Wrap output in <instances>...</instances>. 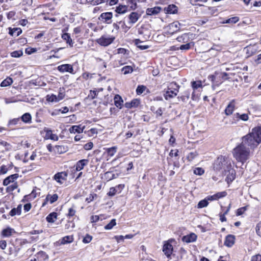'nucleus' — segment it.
Here are the masks:
<instances>
[{"label": "nucleus", "instance_id": "49530a36", "mask_svg": "<svg viewBox=\"0 0 261 261\" xmlns=\"http://www.w3.org/2000/svg\"><path fill=\"white\" fill-rule=\"evenodd\" d=\"M147 89L144 85H139L136 89V93L137 95H141Z\"/></svg>", "mask_w": 261, "mask_h": 261}, {"label": "nucleus", "instance_id": "6e6d98bb", "mask_svg": "<svg viewBox=\"0 0 261 261\" xmlns=\"http://www.w3.org/2000/svg\"><path fill=\"white\" fill-rule=\"evenodd\" d=\"M92 238L93 237L92 236L89 234H86L85 237L83 239V242L85 244L89 243L91 241Z\"/></svg>", "mask_w": 261, "mask_h": 261}, {"label": "nucleus", "instance_id": "79ce46f5", "mask_svg": "<svg viewBox=\"0 0 261 261\" xmlns=\"http://www.w3.org/2000/svg\"><path fill=\"white\" fill-rule=\"evenodd\" d=\"M121 71L124 74H126L132 73L133 71V69L131 66H125L121 69Z\"/></svg>", "mask_w": 261, "mask_h": 261}, {"label": "nucleus", "instance_id": "ddd939ff", "mask_svg": "<svg viewBox=\"0 0 261 261\" xmlns=\"http://www.w3.org/2000/svg\"><path fill=\"white\" fill-rule=\"evenodd\" d=\"M141 16V14H139L136 12H132L128 16L129 19L128 23L133 24L135 23L140 18Z\"/></svg>", "mask_w": 261, "mask_h": 261}, {"label": "nucleus", "instance_id": "c03bdc74", "mask_svg": "<svg viewBox=\"0 0 261 261\" xmlns=\"http://www.w3.org/2000/svg\"><path fill=\"white\" fill-rule=\"evenodd\" d=\"M176 40L178 42L186 43L187 42L188 40V34H184L180 36H178V37H177Z\"/></svg>", "mask_w": 261, "mask_h": 261}, {"label": "nucleus", "instance_id": "473e14b6", "mask_svg": "<svg viewBox=\"0 0 261 261\" xmlns=\"http://www.w3.org/2000/svg\"><path fill=\"white\" fill-rule=\"evenodd\" d=\"M57 213L52 212L46 217V220L48 223H54L57 219Z\"/></svg>", "mask_w": 261, "mask_h": 261}, {"label": "nucleus", "instance_id": "2eb2a0df", "mask_svg": "<svg viewBox=\"0 0 261 261\" xmlns=\"http://www.w3.org/2000/svg\"><path fill=\"white\" fill-rule=\"evenodd\" d=\"M138 33L143 36V39L147 40L149 39L151 35L150 31L146 28H140L138 30Z\"/></svg>", "mask_w": 261, "mask_h": 261}, {"label": "nucleus", "instance_id": "603ef678", "mask_svg": "<svg viewBox=\"0 0 261 261\" xmlns=\"http://www.w3.org/2000/svg\"><path fill=\"white\" fill-rule=\"evenodd\" d=\"M193 172L196 175H201L204 173V170L201 167H197L194 169Z\"/></svg>", "mask_w": 261, "mask_h": 261}, {"label": "nucleus", "instance_id": "0e129e2a", "mask_svg": "<svg viewBox=\"0 0 261 261\" xmlns=\"http://www.w3.org/2000/svg\"><path fill=\"white\" fill-rule=\"evenodd\" d=\"M180 25V23H179L178 21H175L173 23L170 24V27L171 28H175L176 29L175 31H176L177 30H178L179 29V25Z\"/></svg>", "mask_w": 261, "mask_h": 261}, {"label": "nucleus", "instance_id": "f3484780", "mask_svg": "<svg viewBox=\"0 0 261 261\" xmlns=\"http://www.w3.org/2000/svg\"><path fill=\"white\" fill-rule=\"evenodd\" d=\"M44 131L45 132V138L46 139H50L54 141L58 140V136L57 135L53 134L51 129H45Z\"/></svg>", "mask_w": 261, "mask_h": 261}, {"label": "nucleus", "instance_id": "bf43d9fd", "mask_svg": "<svg viewBox=\"0 0 261 261\" xmlns=\"http://www.w3.org/2000/svg\"><path fill=\"white\" fill-rule=\"evenodd\" d=\"M217 199L225 197L227 195V193L225 191L218 192L215 194Z\"/></svg>", "mask_w": 261, "mask_h": 261}, {"label": "nucleus", "instance_id": "f704fd0d", "mask_svg": "<svg viewBox=\"0 0 261 261\" xmlns=\"http://www.w3.org/2000/svg\"><path fill=\"white\" fill-rule=\"evenodd\" d=\"M137 2H140L139 0H128V6L130 10H135L137 9L138 6Z\"/></svg>", "mask_w": 261, "mask_h": 261}, {"label": "nucleus", "instance_id": "0eeeda50", "mask_svg": "<svg viewBox=\"0 0 261 261\" xmlns=\"http://www.w3.org/2000/svg\"><path fill=\"white\" fill-rule=\"evenodd\" d=\"M173 247L172 245L168 242H166L163 247V251L168 258L171 259V256L172 254Z\"/></svg>", "mask_w": 261, "mask_h": 261}, {"label": "nucleus", "instance_id": "bb28decb", "mask_svg": "<svg viewBox=\"0 0 261 261\" xmlns=\"http://www.w3.org/2000/svg\"><path fill=\"white\" fill-rule=\"evenodd\" d=\"M19 118L25 123L30 124L32 123V116L29 113H25Z\"/></svg>", "mask_w": 261, "mask_h": 261}, {"label": "nucleus", "instance_id": "052dcab7", "mask_svg": "<svg viewBox=\"0 0 261 261\" xmlns=\"http://www.w3.org/2000/svg\"><path fill=\"white\" fill-rule=\"evenodd\" d=\"M77 3L81 4H90L93 5L94 0H76Z\"/></svg>", "mask_w": 261, "mask_h": 261}, {"label": "nucleus", "instance_id": "f03ea898", "mask_svg": "<svg viewBox=\"0 0 261 261\" xmlns=\"http://www.w3.org/2000/svg\"><path fill=\"white\" fill-rule=\"evenodd\" d=\"M228 74L226 72H215L214 74H211L208 76V80L212 82V88L218 87L223 82L229 79Z\"/></svg>", "mask_w": 261, "mask_h": 261}, {"label": "nucleus", "instance_id": "5701e85b", "mask_svg": "<svg viewBox=\"0 0 261 261\" xmlns=\"http://www.w3.org/2000/svg\"><path fill=\"white\" fill-rule=\"evenodd\" d=\"M22 33V30L19 28H9V34L12 37H17Z\"/></svg>", "mask_w": 261, "mask_h": 261}, {"label": "nucleus", "instance_id": "ea45409f", "mask_svg": "<svg viewBox=\"0 0 261 261\" xmlns=\"http://www.w3.org/2000/svg\"><path fill=\"white\" fill-rule=\"evenodd\" d=\"M208 204V200L207 199V198L206 197L205 199L200 200L198 203V208H203L204 207H206Z\"/></svg>", "mask_w": 261, "mask_h": 261}, {"label": "nucleus", "instance_id": "338daca9", "mask_svg": "<svg viewBox=\"0 0 261 261\" xmlns=\"http://www.w3.org/2000/svg\"><path fill=\"white\" fill-rule=\"evenodd\" d=\"M75 210H74L73 208L70 207L68 209V213L67 214V217H73L75 215Z\"/></svg>", "mask_w": 261, "mask_h": 261}, {"label": "nucleus", "instance_id": "cd10ccee", "mask_svg": "<svg viewBox=\"0 0 261 261\" xmlns=\"http://www.w3.org/2000/svg\"><path fill=\"white\" fill-rule=\"evenodd\" d=\"M234 120L239 121L242 120L243 121H247L248 119V116L247 114H240L239 113H236L233 115Z\"/></svg>", "mask_w": 261, "mask_h": 261}, {"label": "nucleus", "instance_id": "4be33fe9", "mask_svg": "<svg viewBox=\"0 0 261 261\" xmlns=\"http://www.w3.org/2000/svg\"><path fill=\"white\" fill-rule=\"evenodd\" d=\"M89 163V160L87 159H82L76 162L75 167L76 171H81Z\"/></svg>", "mask_w": 261, "mask_h": 261}, {"label": "nucleus", "instance_id": "de8ad7c7", "mask_svg": "<svg viewBox=\"0 0 261 261\" xmlns=\"http://www.w3.org/2000/svg\"><path fill=\"white\" fill-rule=\"evenodd\" d=\"M18 187V185L17 182H15L13 184L8 186L6 188V192L7 193H11L17 189Z\"/></svg>", "mask_w": 261, "mask_h": 261}, {"label": "nucleus", "instance_id": "f257e3e1", "mask_svg": "<svg viewBox=\"0 0 261 261\" xmlns=\"http://www.w3.org/2000/svg\"><path fill=\"white\" fill-rule=\"evenodd\" d=\"M241 141L232 152L236 160L243 164L249 159L251 150H254L261 143V126L253 128L241 138Z\"/></svg>", "mask_w": 261, "mask_h": 261}, {"label": "nucleus", "instance_id": "39448f33", "mask_svg": "<svg viewBox=\"0 0 261 261\" xmlns=\"http://www.w3.org/2000/svg\"><path fill=\"white\" fill-rule=\"evenodd\" d=\"M114 40L115 37L112 36L102 35L96 41L101 46H107L112 43Z\"/></svg>", "mask_w": 261, "mask_h": 261}, {"label": "nucleus", "instance_id": "aec40b11", "mask_svg": "<svg viewBox=\"0 0 261 261\" xmlns=\"http://www.w3.org/2000/svg\"><path fill=\"white\" fill-rule=\"evenodd\" d=\"M85 128V126H83V127H81V125H73L71 126L69 129V131L70 133L75 134V133H78L80 134L83 132L84 129Z\"/></svg>", "mask_w": 261, "mask_h": 261}, {"label": "nucleus", "instance_id": "393cba45", "mask_svg": "<svg viewBox=\"0 0 261 261\" xmlns=\"http://www.w3.org/2000/svg\"><path fill=\"white\" fill-rule=\"evenodd\" d=\"M15 232L14 229L8 227L2 230L1 234L3 238L9 237L12 235L13 233Z\"/></svg>", "mask_w": 261, "mask_h": 261}, {"label": "nucleus", "instance_id": "680f3d73", "mask_svg": "<svg viewBox=\"0 0 261 261\" xmlns=\"http://www.w3.org/2000/svg\"><path fill=\"white\" fill-rule=\"evenodd\" d=\"M93 144L92 142H89L84 146V148L86 150H89L92 148Z\"/></svg>", "mask_w": 261, "mask_h": 261}, {"label": "nucleus", "instance_id": "6ab92c4d", "mask_svg": "<svg viewBox=\"0 0 261 261\" xmlns=\"http://www.w3.org/2000/svg\"><path fill=\"white\" fill-rule=\"evenodd\" d=\"M140 103V100L139 99H134L130 102H125L124 106L127 109H131L138 107Z\"/></svg>", "mask_w": 261, "mask_h": 261}, {"label": "nucleus", "instance_id": "e433bc0d", "mask_svg": "<svg viewBox=\"0 0 261 261\" xmlns=\"http://www.w3.org/2000/svg\"><path fill=\"white\" fill-rule=\"evenodd\" d=\"M13 83V80L10 77H7L1 83L2 87H5L11 85Z\"/></svg>", "mask_w": 261, "mask_h": 261}, {"label": "nucleus", "instance_id": "a211bd4d", "mask_svg": "<svg viewBox=\"0 0 261 261\" xmlns=\"http://www.w3.org/2000/svg\"><path fill=\"white\" fill-rule=\"evenodd\" d=\"M68 150V148L66 145H56L54 147V152L56 153L62 154Z\"/></svg>", "mask_w": 261, "mask_h": 261}, {"label": "nucleus", "instance_id": "4c0bfd02", "mask_svg": "<svg viewBox=\"0 0 261 261\" xmlns=\"http://www.w3.org/2000/svg\"><path fill=\"white\" fill-rule=\"evenodd\" d=\"M117 149V147L116 146H113L110 148H106V152L108 153V155L110 156H113L115 153L116 152Z\"/></svg>", "mask_w": 261, "mask_h": 261}, {"label": "nucleus", "instance_id": "a19ab883", "mask_svg": "<svg viewBox=\"0 0 261 261\" xmlns=\"http://www.w3.org/2000/svg\"><path fill=\"white\" fill-rule=\"evenodd\" d=\"M116 225V221L115 219H113L111 221L105 226V229L106 230L111 229L114 226Z\"/></svg>", "mask_w": 261, "mask_h": 261}, {"label": "nucleus", "instance_id": "dca6fc26", "mask_svg": "<svg viewBox=\"0 0 261 261\" xmlns=\"http://www.w3.org/2000/svg\"><path fill=\"white\" fill-rule=\"evenodd\" d=\"M235 239V236L234 235H227L225 238L224 245L228 247H232L234 243Z\"/></svg>", "mask_w": 261, "mask_h": 261}, {"label": "nucleus", "instance_id": "5fc2aeb1", "mask_svg": "<svg viewBox=\"0 0 261 261\" xmlns=\"http://www.w3.org/2000/svg\"><path fill=\"white\" fill-rule=\"evenodd\" d=\"M118 23L121 25L122 29L125 33H126L131 27V26L128 27L126 25L124 21H120Z\"/></svg>", "mask_w": 261, "mask_h": 261}, {"label": "nucleus", "instance_id": "c756f323", "mask_svg": "<svg viewBox=\"0 0 261 261\" xmlns=\"http://www.w3.org/2000/svg\"><path fill=\"white\" fill-rule=\"evenodd\" d=\"M116 12L117 14H123L128 11V6L120 5L116 8Z\"/></svg>", "mask_w": 261, "mask_h": 261}, {"label": "nucleus", "instance_id": "13d9d810", "mask_svg": "<svg viewBox=\"0 0 261 261\" xmlns=\"http://www.w3.org/2000/svg\"><path fill=\"white\" fill-rule=\"evenodd\" d=\"M246 210H247L246 206H243V207L238 208L237 210L236 215L240 216V215H242Z\"/></svg>", "mask_w": 261, "mask_h": 261}, {"label": "nucleus", "instance_id": "20e7f679", "mask_svg": "<svg viewBox=\"0 0 261 261\" xmlns=\"http://www.w3.org/2000/svg\"><path fill=\"white\" fill-rule=\"evenodd\" d=\"M179 86L175 82L170 83L168 86L167 90L164 94L166 100H168L170 99L175 97L178 92Z\"/></svg>", "mask_w": 261, "mask_h": 261}, {"label": "nucleus", "instance_id": "2f4dec72", "mask_svg": "<svg viewBox=\"0 0 261 261\" xmlns=\"http://www.w3.org/2000/svg\"><path fill=\"white\" fill-rule=\"evenodd\" d=\"M113 171H110L106 172L104 174V178L107 181H109L110 180H112L113 179L116 178L118 176V174H115L113 173Z\"/></svg>", "mask_w": 261, "mask_h": 261}, {"label": "nucleus", "instance_id": "6e6552de", "mask_svg": "<svg viewBox=\"0 0 261 261\" xmlns=\"http://www.w3.org/2000/svg\"><path fill=\"white\" fill-rule=\"evenodd\" d=\"M57 69L59 71L62 73L67 72L71 74H74L72 65L71 64H65L59 65L58 66Z\"/></svg>", "mask_w": 261, "mask_h": 261}, {"label": "nucleus", "instance_id": "4d7b16f0", "mask_svg": "<svg viewBox=\"0 0 261 261\" xmlns=\"http://www.w3.org/2000/svg\"><path fill=\"white\" fill-rule=\"evenodd\" d=\"M255 230L256 234L261 238V221L256 224Z\"/></svg>", "mask_w": 261, "mask_h": 261}, {"label": "nucleus", "instance_id": "9b49d317", "mask_svg": "<svg viewBox=\"0 0 261 261\" xmlns=\"http://www.w3.org/2000/svg\"><path fill=\"white\" fill-rule=\"evenodd\" d=\"M197 235L193 232H191L189 234L183 236L181 238V240L184 242L190 243L195 242L197 240Z\"/></svg>", "mask_w": 261, "mask_h": 261}, {"label": "nucleus", "instance_id": "4468645a", "mask_svg": "<svg viewBox=\"0 0 261 261\" xmlns=\"http://www.w3.org/2000/svg\"><path fill=\"white\" fill-rule=\"evenodd\" d=\"M18 177L19 175L17 173L12 174L4 179L3 184L5 186H7L11 182H13L18 178Z\"/></svg>", "mask_w": 261, "mask_h": 261}, {"label": "nucleus", "instance_id": "b1692460", "mask_svg": "<svg viewBox=\"0 0 261 261\" xmlns=\"http://www.w3.org/2000/svg\"><path fill=\"white\" fill-rule=\"evenodd\" d=\"M161 10V7H154V8H147L146 11V13L147 15H153L159 13Z\"/></svg>", "mask_w": 261, "mask_h": 261}, {"label": "nucleus", "instance_id": "7c9ffc66", "mask_svg": "<svg viewBox=\"0 0 261 261\" xmlns=\"http://www.w3.org/2000/svg\"><path fill=\"white\" fill-rule=\"evenodd\" d=\"M73 241V238L72 236H66L62 238L59 240L60 245H64L70 243Z\"/></svg>", "mask_w": 261, "mask_h": 261}, {"label": "nucleus", "instance_id": "37998d69", "mask_svg": "<svg viewBox=\"0 0 261 261\" xmlns=\"http://www.w3.org/2000/svg\"><path fill=\"white\" fill-rule=\"evenodd\" d=\"M194 45L193 42H190V43H186V44L181 45L179 47L180 50H189L191 48L192 46Z\"/></svg>", "mask_w": 261, "mask_h": 261}, {"label": "nucleus", "instance_id": "774afa93", "mask_svg": "<svg viewBox=\"0 0 261 261\" xmlns=\"http://www.w3.org/2000/svg\"><path fill=\"white\" fill-rule=\"evenodd\" d=\"M251 261H261V255L257 254L253 256L251 258Z\"/></svg>", "mask_w": 261, "mask_h": 261}, {"label": "nucleus", "instance_id": "a18cd8bd", "mask_svg": "<svg viewBox=\"0 0 261 261\" xmlns=\"http://www.w3.org/2000/svg\"><path fill=\"white\" fill-rule=\"evenodd\" d=\"M11 56L13 58H19L23 55V51L21 50H15L10 54Z\"/></svg>", "mask_w": 261, "mask_h": 261}, {"label": "nucleus", "instance_id": "09e8293b", "mask_svg": "<svg viewBox=\"0 0 261 261\" xmlns=\"http://www.w3.org/2000/svg\"><path fill=\"white\" fill-rule=\"evenodd\" d=\"M46 100L49 102H57L59 101V99L56 95L52 94L51 95H47Z\"/></svg>", "mask_w": 261, "mask_h": 261}, {"label": "nucleus", "instance_id": "f8f14e48", "mask_svg": "<svg viewBox=\"0 0 261 261\" xmlns=\"http://www.w3.org/2000/svg\"><path fill=\"white\" fill-rule=\"evenodd\" d=\"M192 87L194 91L197 89L198 88L202 87V83L201 81H193L192 82ZM192 98L194 100H196L198 98V94L196 95L195 91L192 94Z\"/></svg>", "mask_w": 261, "mask_h": 261}, {"label": "nucleus", "instance_id": "a878e982", "mask_svg": "<svg viewBox=\"0 0 261 261\" xmlns=\"http://www.w3.org/2000/svg\"><path fill=\"white\" fill-rule=\"evenodd\" d=\"M114 104L119 109H121L123 106V100L119 95L117 94L114 98Z\"/></svg>", "mask_w": 261, "mask_h": 261}, {"label": "nucleus", "instance_id": "7ed1b4c3", "mask_svg": "<svg viewBox=\"0 0 261 261\" xmlns=\"http://www.w3.org/2000/svg\"><path fill=\"white\" fill-rule=\"evenodd\" d=\"M231 163L230 160L225 156H220L215 161L214 169L216 171H222L223 173L228 167L230 168Z\"/></svg>", "mask_w": 261, "mask_h": 261}, {"label": "nucleus", "instance_id": "423d86ee", "mask_svg": "<svg viewBox=\"0 0 261 261\" xmlns=\"http://www.w3.org/2000/svg\"><path fill=\"white\" fill-rule=\"evenodd\" d=\"M223 173L226 175V181L228 184L231 182L236 178V171L232 168L231 165L230 168L228 167Z\"/></svg>", "mask_w": 261, "mask_h": 261}, {"label": "nucleus", "instance_id": "72a5a7b5", "mask_svg": "<svg viewBox=\"0 0 261 261\" xmlns=\"http://www.w3.org/2000/svg\"><path fill=\"white\" fill-rule=\"evenodd\" d=\"M62 38H63V39L66 41V43L68 44L70 47L73 46V43L72 42V40L70 37L69 34L64 33L62 36Z\"/></svg>", "mask_w": 261, "mask_h": 261}, {"label": "nucleus", "instance_id": "69168bd1", "mask_svg": "<svg viewBox=\"0 0 261 261\" xmlns=\"http://www.w3.org/2000/svg\"><path fill=\"white\" fill-rule=\"evenodd\" d=\"M99 217L97 215H92L90 217V221L91 223H95L99 221Z\"/></svg>", "mask_w": 261, "mask_h": 261}, {"label": "nucleus", "instance_id": "9d476101", "mask_svg": "<svg viewBox=\"0 0 261 261\" xmlns=\"http://www.w3.org/2000/svg\"><path fill=\"white\" fill-rule=\"evenodd\" d=\"M236 107V100H231L226 107L224 112L226 115L229 116L232 114Z\"/></svg>", "mask_w": 261, "mask_h": 261}, {"label": "nucleus", "instance_id": "8fccbe9b", "mask_svg": "<svg viewBox=\"0 0 261 261\" xmlns=\"http://www.w3.org/2000/svg\"><path fill=\"white\" fill-rule=\"evenodd\" d=\"M189 97L190 93L188 91H186L184 95L180 97H178V98L179 99H181V100L183 102H187L188 100L189 99Z\"/></svg>", "mask_w": 261, "mask_h": 261}, {"label": "nucleus", "instance_id": "864d4df0", "mask_svg": "<svg viewBox=\"0 0 261 261\" xmlns=\"http://www.w3.org/2000/svg\"><path fill=\"white\" fill-rule=\"evenodd\" d=\"M19 121H20L19 118H14L13 119L10 120L8 122V126H10L15 125L17 124H18V123L19 122Z\"/></svg>", "mask_w": 261, "mask_h": 261}, {"label": "nucleus", "instance_id": "c85d7f7f", "mask_svg": "<svg viewBox=\"0 0 261 261\" xmlns=\"http://www.w3.org/2000/svg\"><path fill=\"white\" fill-rule=\"evenodd\" d=\"M67 173L65 172H59L54 175L55 179L58 182H61L60 179L65 180Z\"/></svg>", "mask_w": 261, "mask_h": 261}, {"label": "nucleus", "instance_id": "58836bf2", "mask_svg": "<svg viewBox=\"0 0 261 261\" xmlns=\"http://www.w3.org/2000/svg\"><path fill=\"white\" fill-rule=\"evenodd\" d=\"M256 51V45L253 46L250 45L247 47V53L249 54V56H251L255 53Z\"/></svg>", "mask_w": 261, "mask_h": 261}, {"label": "nucleus", "instance_id": "1a4fd4ad", "mask_svg": "<svg viewBox=\"0 0 261 261\" xmlns=\"http://www.w3.org/2000/svg\"><path fill=\"white\" fill-rule=\"evenodd\" d=\"M113 17L112 12H105L100 14L98 19L105 23L110 24L111 23V19Z\"/></svg>", "mask_w": 261, "mask_h": 261}, {"label": "nucleus", "instance_id": "c9c22d12", "mask_svg": "<svg viewBox=\"0 0 261 261\" xmlns=\"http://www.w3.org/2000/svg\"><path fill=\"white\" fill-rule=\"evenodd\" d=\"M58 199V195L57 194H54L53 195L48 194L46 196V200H48L50 204H53L56 202Z\"/></svg>", "mask_w": 261, "mask_h": 261}, {"label": "nucleus", "instance_id": "e2e57ef3", "mask_svg": "<svg viewBox=\"0 0 261 261\" xmlns=\"http://www.w3.org/2000/svg\"><path fill=\"white\" fill-rule=\"evenodd\" d=\"M97 94V91L96 90H90V94H89L88 97H90L91 99H94Z\"/></svg>", "mask_w": 261, "mask_h": 261}, {"label": "nucleus", "instance_id": "3c124183", "mask_svg": "<svg viewBox=\"0 0 261 261\" xmlns=\"http://www.w3.org/2000/svg\"><path fill=\"white\" fill-rule=\"evenodd\" d=\"M239 17H233L229 19H227V20H225V21L224 23L234 24L237 23L239 21Z\"/></svg>", "mask_w": 261, "mask_h": 261}, {"label": "nucleus", "instance_id": "412c9836", "mask_svg": "<svg viewBox=\"0 0 261 261\" xmlns=\"http://www.w3.org/2000/svg\"><path fill=\"white\" fill-rule=\"evenodd\" d=\"M177 7L174 4L169 5L164 8V11L167 14H176L177 13Z\"/></svg>", "mask_w": 261, "mask_h": 261}]
</instances>
